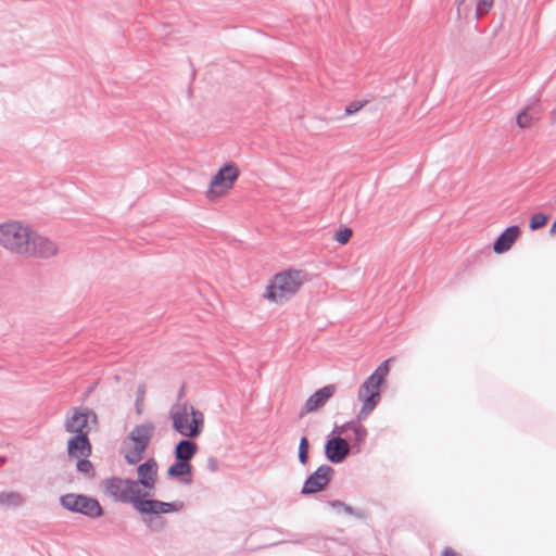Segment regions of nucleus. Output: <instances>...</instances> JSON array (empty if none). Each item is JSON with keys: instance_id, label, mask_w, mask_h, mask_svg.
<instances>
[{"instance_id": "nucleus-1", "label": "nucleus", "mask_w": 556, "mask_h": 556, "mask_svg": "<svg viewBox=\"0 0 556 556\" xmlns=\"http://www.w3.org/2000/svg\"><path fill=\"white\" fill-rule=\"evenodd\" d=\"M33 228L20 220L0 223V247L11 254H29Z\"/></svg>"}, {"instance_id": "nucleus-2", "label": "nucleus", "mask_w": 556, "mask_h": 556, "mask_svg": "<svg viewBox=\"0 0 556 556\" xmlns=\"http://www.w3.org/2000/svg\"><path fill=\"white\" fill-rule=\"evenodd\" d=\"M153 433L152 422L138 425L129 432L122 444V453L128 464H138L143 458Z\"/></svg>"}, {"instance_id": "nucleus-3", "label": "nucleus", "mask_w": 556, "mask_h": 556, "mask_svg": "<svg viewBox=\"0 0 556 556\" xmlns=\"http://www.w3.org/2000/svg\"><path fill=\"white\" fill-rule=\"evenodd\" d=\"M173 428L181 435L197 438L201 434L204 426V416L193 406L182 404L170 415Z\"/></svg>"}, {"instance_id": "nucleus-4", "label": "nucleus", "mask_w": 556, "mask_h": 556, "mask_svg": "<svg viewBox=\"0 0 556 556\" xmlns=\"http://www.w3.org/2000/svg\"><path fill=\"white\" fill-rule=\"evenodd\" d=\"M240 172L236 164L227 163L212 177L205 198L208 202H217L226 198L235 187Z\"/></svg>"}, {"instance_id": "nucleus-5", "label": "nucleus", "mask_w": 556, "mask_h": 556, "mask_svg": "<svg viewBox=\"0 0 556 556\" xmlns=\"http://www.w3.org/2000/svg\"><path fill=\"white\" fill-rule=\"evenodd\" d=\"M390 358L383 361L372 374H370L358 389V401L362 404H368L377 406L381 400L380 387L386 382V378L389 374Z\"/></svg>"}, {"instance_id": "nucleus-6", "label": "nucleus", "mask_w": 556, "mask_h": 556, "mask_svg": "<svg viewBox=\"0 0 556 556\" xmlns=\"http://www.w3.org/2000/svg\"><path fill=\"white\" fill-rule=\"evenodd\" d=\"M106 494L119 502H129L136 505L141 492L138 483L129 479L110 478L103 482Z\"/></svg>"}, {"instance_id": "nucleus-7", "label": "nucleus", "mask_w": 556, "mask_h": 556, "mask_svg": "<svg viewBox=\"0 0 556 556\" xmlns=\"http://www.w3.org/2000/svg\"><path fill=\"white\" fill-rule=\"evenodd\" d=\"M98 427V416L90 408H74L65 421V429L75 435H87Z\"/></svg>"}, {"instance_id": "nucleus-8", "label": "nucleus", "mask_w": 556, "mask_h": 556, "mask_svg": "<svg viewBox=\"0 0 556 556\" xmlns=\"http://www.w3.org/2000/svg\"><path fill=\"white\" fill-rule=\"evenodd\" d=\"M311 281V275L304 269L288 268L280 270V302L292 298L300 288Z\"/></svg>"}, {"instance_id": "nucleus-9", "label": "nucleus", "mask_w": 556, "mask_h": 556, "mask_svg": "<svg viewBox=\"0 0 556 556\" xmlns=\"http://www.w3.org/2000/svg\"><path fill=\"white\" fill-rule=\"evenodd\" d=\"M61 504L67 510L79 513L92 518L102 515V508L96 498L78 495L66 494L61 497Z\"/></svg>"}, {"instance_id": "nucleus-10", "label": "nucleus", "mask_w": 556, "mask_h": 556, "mask_svg": "<svg viewBox=\"0 0 556 556\" xmlns=\"http://www.w3.org/2000/svg\"><path fill=\"white\" fill-rule=\"evenodd\" d=\"M333 473L334 469L330 465H320L306 477L301 489V494L313 495L325 491L331 482Z\"/></svg>"}, {"instance_id": "nucleus-11", "label": "nucleus", "mask_w": 556, "mask_h": 556, "mask_svg": "<svg viewBox=\"0 0 556 556\" xmlns=\"http://www.w3.org/2000/svg\"><path fill=\"white\" fill-rule=\"evenodd\" d=\"M324 453L329 463L341 464L352 453V446L340 434H334V431H331L326 438Z\"/></svg>"}, {"instance_id": "nucleus-12", "label": "nucleus", "mask_w": 556, "mask_h": 556, "mask_svg": "<svg viewBox=\"0 0 556 556\" xmlns=\"http://www.w3.org/2000/svg\"><path fill=\"white\" fill-rule=\"evenodd\" d=\"M58 253L59 247L53 240L45 236H41L37 231L33 230L30 240V251L28 255H31L37 258L48 260L56 256Z\"/></svg>"}, {"instance_id": "nucleus-13", "label": "nucleus", "mask_w": 556, "mask_h": 556, "mask_svg": "<svg viewBox=\"0 0 556 556\" xmlns=\"http://www.w3.org/2000/svg\"><path fill=\"white\" fill-rule=\"evenodd\" d=\"M136 509L142 514H169L182 509V502H161L156 500H140L136 502Z\"/></svg>"}, {"instance_id": "nucleus-14", "label": "nucleus", "mask_w": 556, "mask_h": 556, "mask_svg": "<svg viewBox=\"0 0 556 556\" xmlns=\"http://www.w3.org/2000/svg\"><path fill=\"white\" fill-rule=\"evenodd\" d=\"M336 386L327 384L317 391H315L312 395L308 396L303 407L301 408L300 416H304L305 414H309L321 408L327 401L334 394Z\"/></svg>"}, {"instance_id": "nucleus-15", "label": "nucleus", "mask_w": 556, "mask_h": 556, "mask_svg": "<svg viewBox=\"0 0 556 556\" xmlns=\"http://www.w3.org/2000/svg\"><path fill=\"white\" fill-rule=\"evenodd\" d=\"M91 443L87 435L78 434L71 438L67 442V453L72 458H88L91 455Z\"/></svg>"}, {"instance_id": "nucleus-16", "label": "nucleus", "mask_w": 556, "mask_h": 556, "mask_svg": "<svg viewBox=\"0 0 556 556\" xmlns=\"http://www.w3.org/2000/svg\"><path fill=\"white\" fill-rule=\"evenodd\" d=\"M520 233V228L517 225L506 227L495 239L493 243V251L496 254L507 252Z\"/></svg>"}, {"instance_id": "nucleus-17", "label": "nucleus", "mask_w": 556, "mask_h": 556, "mask_svg": "<svg viewBox=\"0 0 556 556\" xmlns=\"http://www.w3.org/2000/svg\"><path fill=\"white\" fill-rule=\"evenodd\" d=\"M157 472V465L154 459H149L138 467V485H143L148 489H153Z\"/></svg>"}, {"instance_id": "nucleus-18", "label": "nucleus", "mask_w": 556, "mask_h": 556, "mask_svg": "<svg viewBox=\"0 0 556 556\" xmlns=\"http://www.w3.org/2000/svg\"><path fill=\"white\" fill-rule=\"evenodd\" d=\"M326 504L332 508L337 514L344 513L346 515L353 516L357 519L365 520L368 517V514L363 508H354L342 501L339 500H329Z\"/></svg>"}, {"instance_id": "nucleus-19", "label": "nucleus", "mask_w": 556, "mask_h": 556, "mask_svg": "<svg viewBox=\"0 0 556 556\" xmlns=\"http://www.w3.org/2000/svg\"><path fill=\"white\" fill-rule=\"evenodd\" d=\"M198 445L189 440L180 441L175 448V456L178 460H190L197 453Z\"/></svg>"}, {"instance_id": "nucleus-20", "label": "nucleus", "mask_w": 556, "mask_h": 556, "mask_svg": "<svg viewBox=\"0 0 556 556\" xmlns=\"http://www.w3.org/2000/svg\"><path fill=\"white\" fill-rule=\"evenodd\" d=\"M353 439L350 445L352 446V453L358 454L363 450V445L366 442V438L368 435L367 429L356 421L355 426L352 429Z\"/></svg>"}, {"instance_id": "nucleus-21", "label": "nucleus", "mask_w": 556, "mask_h": 556, "mask_svg": "<svg viewBox=\"0 0 556 556\" xmlns=\"http://www.w3.org/2000/svg\"><path fill=\"white\" fill-rule=\"evenodd\" d=\"M287 542L305 545L312 549H315V548L320 547V545L323 543V539L316 534L300 535V536H296L295 539H280V544H283Z\"/></svg>"}, {"instance_id": "nucleus-22", "label": "nucleus", "mask_w": 556, "mask_h": 556, "mask_svg": "<svg viewBox=\"0 0 556 556\" xmlns=\"http://www.w3.org/2000/svg\"><path fill=\"white\" fill-rule=\"evenodd\" d=\"M170 477H185L191 475V466L184 460H178L168 468Z\"/></svg>"}, {"instance_id": "nucleus-23", "label": "nucleus", "mask_w": 556, "mask_h": 556, "mask_svg": "<svg viewBox=\"0 0 556 556\" xmlns=\"http://www.w3.org/2000/svg\"><path fill=\"white\" fill-rule=\"evenodd\" d=\"M309 441L306 435H302L299 443L298 457L301 465L306 466L309 459Z\"/></svg>"}, {"instance_id": "nucleus-24", "label": "nucleus", "mask_w": 556, "mask_h": 556, "mask_svg": "<svg viewBox=\"0 0 556 556\" xmlns=\"http://www.w3.org/2000/svg\"><path fill=\"white\" fill-rule=\"evenodd\" d=\"M549 216L544 213H535L531 216L529 222V228L531 230H539L543 228L548 222Z\"/></svg>"}, {"instance_id": "nucleus-25", "label": "nucleus", "mask_w": 556, "mask_h": 556, "mask_svg": "<svg viewBox=\"0 0 556 556\" xmlns=\"http://www.w3.org/2000/svg\"><path fill=\"white\" fill-rule=\"evenodd\" d=\"M22 502V496L15 492L2 493L0 495V503L5 506H18Z\"/></svg>"}, {"instance_id": "nucleus-26", "label": "nucleus", "mask_w": 556, "mask_h": 556, "mask_svg": "<svg viewBox=\"0 0 556 556\" xmlns=\"http://www.w3.org/2000/svg\"><path fill=\"white\" fill-rule=\"evenodd\" d=\"M352 235H353V231H352V229H351V228H349V227H346V226H342V227H340V228L336 231V233H334L333 238H334V240H336L338 243H340V244H345V243H348V242H349V240L351 239Z\"/></svg>"}, {"instance_id": "nucleus-27", "label": "nucleus", "mask_w": 556, "mask_h": 556, "mask_svg": "<svg viewBox=\"0 0 556 556\" xmlns=\"http://www.w3.org/2000/svg\"><path fill=\"white\" fill-rule=\"evenodd\" d=\"M144 400H146V386L140 384L138 387L137 393H136V412L138 415H141L143 413Z\"/></svg>"}, {"instance_id": "nucleus-28", "label": "nucleus", "mask_w": 556, "mask_h": 556, "mask_svg": "<svg viewBox=\"0 0 556 556\" xmlns=\"http://www.w3.org/2000/svg\"><path fill=\"white\" fill-rule=\"evenodd\" d=\"M494 0H477L476 17L481 18L493 7Z\"/></svg>"}, {"instance_id": "nucleus-29", "label": "nucleus", "mask_w": 556, "mask_h": 556, "mask_svg": "<svg viewBox=\"0 0 556 556\" xmlns=\"http://www.w3.org/2000/svg\"><path fill=\"white\" fill-rule=\"evenodd\" d=\"M533 118L530 114H528V108L523 109L516 117V123L518 127L525 129L529 127L532 123Z\"/></svg>"}, {"instance_id": "nucleus-30", "label": "nucleus", "mask_w": 556, "mask_h": 556, "mask_svg": "<svg viewBox=\"0 0 556 556\" xmlns=\"http://www.w3.org/2000/svg\"><path fill=\"white\" fill-rule=\"evenodd\" d=\"M366 103H367L366 100H363V101H352L351 103H349L345 106L344 114L346 116L353 115V114L357 113L358 111H361L366 105Z\"/></svg>"}, {"instance_id": "nucleus-31", "label": "nucleus", "mask_w": 556, "mask_h": 556, "mask_svg": "<svg viewBox=\"0 0 556 556\" xmlns=\"http://www.w3.org/2000/svg\"><path fill=\"white\" fill-rule=\"evenodd\" d=\"M77 470L83 472V473H86V475H91L92 471H93V466L92 464L88 460V458H83L80 457L79 459H77Z\"/></svg>"}, {"instance_id": "nucleus-32", "label": "nucleus", "mask_w": 556, "mask_h": 556, "mask_svg": "<svg viewBox=\"0 0 556 556\" xmlns=\"http://www.w3.org/2000/svg\"><path fill=\"white\" fill-rule=\"evenodd\" d=\"M276 277L269 282L264 292V298L270 302L276 301L277 298V286L275 282Z\"/></svg>"}, {"instance_id": "nucleus-33", "label": "nucleus", "mask_w": 556, "mask_h": 556, "mask_svg": "<svg viewBox=\"0 0 556 556\" xmlns=\"http://www.w3.org/2000/svg\"><path fill=\"white\" fill-rule=\"evenodd\" d=\"M375 406L363 404L361 410L358 412L356 418L353 421H358L361 424L363 420H365L368 415L375 409Z\"/></svg>"}, {"instance_id": "nucleus-34", "label": "nucleus", "mask_w": 556, "mask_h": 556, "mask_svg": "<svg viewBox=\"0 0 556 556\" xmlns=\"http://www.w3.org/2000/svg\"><path fill=\"white\" fill-rule=\"evenodd\" d=\"M355 424H356V421H351L350 420V421L344 422L341 426H334V429L332 431H334V434L337 433V434L341 435L345 431H349V430L352 431V429L355 426Z\"/></svg>"}]
</instances>
